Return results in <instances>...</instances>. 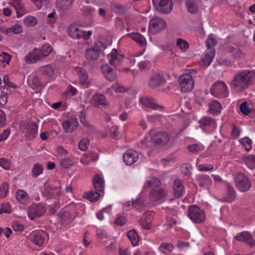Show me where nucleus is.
Listing matches in <instances>:
<instances>
[{
	"label": "nucleus",
	"instance_id": "nucleus-5",
	"mask_svg": "<svg viewBox=\"0 0 255 255\" xmlns=\"http://www.w3.org/2000/svg\"><path fill=\"white\" fill-rule=\"evenodd\" d=\"M166 26L165 21L162 18L154 16L149 21L148 31L156 34L164 29Z\"/></svg>",
	"mask_w": 255,
	"mask_h": 255
},
{
	"label": "nucleus",
	"instance_id": "nucleus-40",
	"mask_svg": "<svg viewBox=\"0 0 255 255\" xmlns=\"http://www.w3.org/2000/svg\"><path fill=\"white\" fill-rule=\"evenodd\" d=\"M112 212V206H109L107 207L104 208L102 209L100 211L98 212L96 214V216L97 218L100 220L102 221L104 220L105 218L104 214H107V215H110Z\"/></svg>",
	"mask_w": 255,
	"mask_h": 255
},
{
	"label": "nucleus",
	"instance_id": "nucleus-30",
	"mask_svg": "<svg viewBox=\"0 0 255 255\" xmlns=\"http://www.w3.org/2000/svg\"><path fill=\"white\" fill-rule=\"evenodd\" d=\"M100 196V192L97 191H94L93 190L84 193L83 194V197L84 198L89 200L92 202H94L98 201Z\"/></svg>",
	"mask_w": 255,
	"mask_h": 255
},
{
	"label": "nucleus",
	"instance_id": "nucleus-7",
	"mask_svg": "<svg viewBox=\"0 0 255 255\" xmlns=\"http://www.w3.org/2000/svg\"><path fill=\"white\" fill-rule=\"evenodd\" d=\"M170 139V136L167 132H158L151 137V141L155 146L161 147L167 145Z\"/></svg>",
	"mask_w": 255,
	"mask_h": 255
},
{
	"label": "nucleus",
	"instance_id": "nucleus-17",
	"mask_svg": "<svg viewBox=\"0 0 255 255\" xmlns=\"http://www.w3.org/2000/svg\"><path fill=\"white\" fill-rule=\"evenodd\" d=\"M38 125L33 122L27 123L25 126V135L28 139L34 138L37 133Z\"/></svg>",
	"mask_w": 255,
	"mask_h": 255
},
{
	"label": "nucleus",
	"instance_id": "nucleus-64",
	"mask_svg": "<svg viewBox=\"0 0 255 255\" xmlns=\"http://www.w3.org/2000/svg\"><path fill=\"white\" fill-rule=\"evenodd\" d=\"M0 56L2 57L0 60L2 62H5L7 64H9L11 57V55L6 52H2Z\"/></svg>",
	"mask_w": 255,
	"mask_h": 255
},
{
	"label": "nucleus",
	"instance_id": "nucleus-59",
	"mask_svg": "<svg viewBox=\"0 0 255 255\" xmlns=\"http://www.w3.org/2000/svg\"><path fill=\"white\" fill-rule=\"evenodd\" d=\"M10 165V161L6 158L0 159V166L5 169H8Z\"/></svg>",
	"mask_w": 255,
	"mask_h": 255
},
{
	"label": "nucleus",
	"instance_id": "nucleus-43",
	"mask_svg": "<svg viewBox=\"0 0 255 255\" xmlns=\"http://www.w3.org/2000/svg\"><path fill=\"white\" fill-rule=\"evenodd\" d=\"M40 71L43 75H46L49 77L52 76L54 72L52 67L50 65H46L42 67Z\"/></svg>",
	"mask_w": 255,
	"mask_h": 255
},
{
	"label": "nucleus",
	"instance_id": "nucleus-23",
	"mask_svg": "<svg viewBox=\"0 0 255 255\" xmlns=\"http://www.w3.org/2000/svg\"><path fill=\"white\" fill-rule=\"evenodd\" d=\"M93 186L96 191L103 193L105 189V180L102 176H94Z\"/></svg>",
	"mask_w": 255,
	"mask_h": 255
},
{
	"label": "nucleus",
	"instance_id": "nucleus-62",
	"mask_svg": "<svg viewBox=\"0 0 255 255\" xmlns=\"http://www.w3.org/2000/svg\"><path fill=\"white\" fill-rule=\"evenodd\" d=\"M81 5H83V8H81V9L82 10H83V15L86 17L91 16V15H92L91 7H89V6L85 7L84 3H83L82 2L81 3Z\"/></svg>",
	"mask_w": 255,
	"mask_h": 255
},
{
	"label": "nucleus",
	"instance_id": "nucleus-12",
	"mask_svg": "<svg viewBox=\"0 0 255 255\" xmlns=\"http://www.w3.org/2000/svg\"><path fill=\"white\" fill-rule=\"evenodd\" d=\"M236 187L241 192L248 191L251 187V183L248 176H235Z\"/></svg>",
	"mask_w": 255,
	"mask_h": 255
},
{
	"label": "nucleus",
	"instance_id": "nucleus-53",
	"mask_svg": "<svg viewBox=\"0 0 255 255\" xmlns=\"http://www.w3.org/2000/svg\"><path fill=\"white\" fill-rule=\"evenodd\" d=\"M216 42V39L214 37L212 34H210L206 40V46L209 49L212 48L215 46Z\"/></svg>",
	"mask_w": 255,
	"mask_h": 255
},
{
	"label": "nucleus",
	"instance_id": "nucleus-58",
	"mask_svg": "<svg viewBox=\"0 0 255 255\" xmlns=\"http://www.w3.org/2000/svg\"><path fill=\"white\" fill-rule=\"evenodd\" d=\"M94 47L100 53L101 51L106 48L107 45L103 43L102 42L98 41L95 42Z\"/></svg>",
	"mask_w": 255,
	"mask_h": 255
},
{
	"label": "nucleus",
	"instance_id": "nucleus-13",
	"mask_svg": "<svg viewBox=\"0 0 255 255\" xmlns=\"http://www.w3.org/2000/svg\"><path fill=\"white\" fill-rule=\"evenodd\" d=\"M179 82L181 90L182 92H186L190 91L194 87L193 81L190 75H181L180 77Z\"/></svg>",
	"mask_w": 255,
	"mask_h": 255
},
{
	"label": "nucleus",
	"instance_id": "nucleus-16",
	"mask_svg": "<svg viewBox=\"0 0 255 255\" xmlns=\"http://www.w3.org/2000/svg\"><path fill=\"white\" fill-rule=\"evenodd\" d=\"M235 238L238 241L244 242L251 247H254L255 245V241L253 240L251 234L248 232L243 231L237 234L235 237Z\"/></svg>",
	"mask_w": 255,
	"mask_h": 255
},
{
	"label": "nucleus",
	"instance_id": "nucleus-32",
	"mask_svg": "<svg viewBox=\"0 0 255 255\" xmlns=\"http://www.w3.org/2000/svg\"><path fill=\"white\" fill-rule=\"evenodd\" d=\"M75 71L79 74L80 83L81 84H85L88 80V74L86 70L80 67H75Z\"/></svg>",
	"mask_w": 255,
	"mask_h": 255
},
{
	"label": "nucleus",
	"instance_id": "nucleus-28",
	"mask_svg": "<svg viewBox=\"0 0 255 255\" xmlns=\"http://www.w3.org/2000/svg\"><path fill=\"white\" fill-rule=\"evenodd\" d=\"M100 53L94 47L87 49L85 51V56L87 60L95 61L97 60Z\"/></svg>",
	"mask_w": 255,
	"mask_h": 255
},
{
	"label": "nucleus",
	"instance_id": "nucleus-8",
	"mask_svg": "<svg viewBox=\"0 0 255 255\" xmlns=\"http://www.w3.org/2000/svg\"><path fill=\"white\" fill-rule=\"evenodd\" d=\"M45 211L46 208L43 204H33L28 208V216L30 220H33L42 216Z\"/></svg>",
	"mask_w": 255,
	"mask_h": 255
},
{
	"label": "nucleus",
	"instance_id": "nucleus-33",
	"mask_svg": "<svg viewBox=\"0 0 255 255\" xmlns=\"http://www.w3.org/2000/svg\"><path fill=\"white\" fill-rule=\"evenodd\" d=\"M222 109L221 104L216 100H213L209 105L210 112L214 114L220 113Z\"/></svg>",
	"mask_w": 255,
	"mask_h": 255
},
{
	"label": "nucleus",
	"instance_id": "nucleus-50",
	"mask_svg": "<svg viewBox=\"0 0 255 255\" xmlns=\"http://www.w3.org/2000/svg\"><path fill=\"white\" fill-rule=\"evenodd\" d=\"M177 45L179 46L180 49L183 51H186L189 48V44L185 40L181 38H178L177 41Z\"/></svg>",
	"mask_w": 255,
	"mask_h": 255
},
{
	"label": "nucleus",
	"instance_id": "nucleus-46",
	"mask_svg": "<svg viewBox=\"0 0 255 255\" xmlns=\"http://www.w3.org/2000/svg\"><path fill=\"white\" fill-rule=\"evenodd\" d=\"M201 126L207 127L210 126L212 124L215 123V121L211 118L206 117H203L199 121Z\"/></svg>",
	"mask_w": 255,
	"mask_h": 255
},
{
	"label": "nucleus",
	"instance_id": "nucleus-60",
	"mask_svg": "<svg viewBox=\"0 0 255 255\" xmlns=\"http://www.w3.org/2000/svg\"><path fill=\"white\" fill-rule=\"evenodd\" d=\"M127 221V218L123 216L118 217L115 221V224L118 226H122L125 225Z\"/></svg>",
	"mask_w": 255,
	"mask_h": 255
},
{
	"label": "nucleus",
	"instance_id": "nucleus-20",
	"mask_svg": "<svg viewBox=\"0 0 255 255\" xmlns=\"http://www.w3.org/2000/svg\"><path fill=\"white\" fill-rule=\"evenodd\" d=\"M109 63L111 65H118L123 59L124 55L119 54L116 49H114L112 52L108 55Z\"/></svg>",
	"mask_w": 255,
	"mask_h": 255
},
{
	"label": "nucleus",
	"instance_id": "nucleus-3",
	"mask_svg": "<svg viewBox=\"0 0 255 255\" xmlns=\"http://www.w3.org/2000/svg\"><path fill=\"white\" fill-rule=\"evenodd\" d=\"M188 215L191 220L197 224L202 223L206 219L204 211L196 205L189 206Z\"/></svg>",
	"mask_w": 255,
	"mask_h": 255
},
{
	"label": "nucleus",
	"instance_id": "nucleus-21",
	"mask_svg": "<svg viewBox=\"0 0 255 255\" xmlns=\"http://www.w3.org/2000/svg\"><path fill=\"white\" fill-rule=\"evenodd\" d=\"M166 224L167 228H171L176 224V211L174 210H167Z\"/></svg>",
	"mask_w": 255,
	"mask_h": 255
},
{
	"label": "nucleus",
	"instance_id": "nucleus-41",
	"mask_svg": "<svg viewBox=\"0 0 255 255\" xmlns=\"http://www.w3.org/2000/svg\"><path fill=\"white\" fill-rule=\"evenodd\" d=\"M186 5L187 7L188 11L191 13H194L197 10V6L194 0H187Z\"/></svg>",
	"mask_w": 255,
	"mask_h": 255
},
{
	"label": "nucleus",
	"instance_id": "nucleus-19",
	"mask_svg": "<svg viewBox=\"0 0 255 255\" xmlns=\"http://www.w3.org/2000/svg\"><path fill=\"white\" fill-rule=\"evenodd\" d=\"M101 69L106 79L110 81H113L117 76L116 71L108 64H104L101 66Z\"/></svg>",
	"mask_w": 255,
	"mask_h": 255
},
{
	"label": "nucleus",
	"instance_id": "nucleus-42",
	"mask_svg": "<svg viewBox=\"0 0 255 255\" xmlns=\"http://www.w3.org/2000/svg\"><path fill=\"white\" fill-rule=\"evenodd\" d=\"M23 22L27 26H34L37 24V21L34 16L28 15L23 19Z\"/></svg>",
	"mask_w": 255,
	"mask_h": 255
},
{
	"label": "nucleus",
	"instance_id": "nucleus-49",
	"mask_svg": "<svg viewBox=\"0 0 255 255\" xmlns=\"http://www.w3.org/2000/svg\"><path fill=\"white\" fill-rule=\"evenodd\" d=\"M43 168L42 165L38 163L34 165L32 170V175H39L42 173Z\"/></svg>",
	"mask_w": 255,
	"mask_h": 255
},
{
	"label": "nucleus",
	"instance_id": "nucleus-52",
	"mask_svg": "<svg viewBox=\"0 0 255 255\" xmlns=\"http://www.w3.org/2000/svg\"><path fill=\"white\" fill-rule=\"evenodd\" d=\"M52 51L51 47L50 45H45L43 46L41 50H40L41 59L43 56H47Z\"/></svg>",
	"mask_w": 255,
	"mask_h": 255
},
{
	"label": "nucleus",
	"instance_id": "nucleus-25",
	"mask_svg": "<svg viewBox=\"0 0 255 255\" xmlns=\"http://www.w3.org/2000/svg\"><path fill=\"white\" fill-rule=\"evenodd\" d=\"M139 101L141 105L148 108H151L154 110L157 108H162V106L155 104L153 99L150 97L140 98Z\"/></svg>",
	"mask_w": 255,
	"mask_h": 255
},
{
	"label": "nucleus",
	"instance_id": "nucleus-36",
	"mask_svg": "<svg viewBox=\"0 0 255 255\" xmlns=\"http://www.w3.org/2000/svg\"><path fill=\"white\" fill-rule=\"evenodd\" d=\"M127 36L136 41L140 45H143L145 39L143 36L139 33H130L127 34Z\"/></svg>",
	"mask_w": 255,
	"mask_h": 255
},
{
	"label": "nucleus",
	"instance_id": "nucleus-10",
	"mask_svg": "<svg viewBox=\"0 0 255 255\" xmlns=\"http://www.w3.org/2000/svg\"><path fill=\"white\" fill-rule=\"evenodd\" d=\"M47 236L46 233L44 231H34L30 233L29 239L35 245L41 247L45 244Z\"/></svg>",
	"mask_w": 255,
	"mask_h": 255
},
{
	"label": "nucleus",
	"instance_id": "nucleus-48",
	"mask_svg": "<svg viewBox=\"0 0 255 255\" xmlns=\"http://www.w3.org/2000/svg\"><path fill=\"white\" fill-rule=\"evenodd\" d=\"M213 61V58L209 54H206L204 58L200 62V65L201 67H207Z\"/></svg>",
	"mask_w": 255,
	"mask_h": 255
},
{
	"label": "nucleus",
	"instance_id": "nucleus-45",
	"mask_svg": "<svg viewBox=\"0 0 255 255\" xmlns=\"http://www.w3.org/2000/svg\"><path fill=\"white\" fill-rule=\"evenodd\" d=\"M22 31V26L19 24H16L11 27L10 28L6 30V33H13L14 34H19Z\"/></svg>",
	"mask_w": 255,
	"mask_h": 255
},
{
	"label": "nucleus",
	"instance_id": "nucleus-4",
	"mask_svg": "<svg viewBox=\"0 0 255 255\" xmlns=\"http://www.w3.org/2000/svg\"><path fill=\"white\" fill-rule=\"evenodd\" d=\"M69 35L74 39H80L83 38L85 40L88 39L91 35L92 32L88 31L86 32L82 29V27H78L75 25L71 24L67 28Z\"/></svg>",
	"mask_w": 255,
	"mask_h": 255
},
{
	"label": "nucleus",
	"instance_id": "nucleus-24",
	"mask_svg": "<svg viewBox=\"0 0 255 255\" xmlns=\"http://www.w3.org/2000/svg\"><path fill=\"white\" fill-rule=\"evenodd\" d=\"M40 50L35 49L33 51L29 53L24 58L27 63L31 64L41 59Z\"/></svg>",
	"mask_w": 255,
	"mask_h": 255
},
{
	"label": "nucleus",
	"instance_id": "nucleus-6",
	"mask_svg": "<svg viewBox=\"0 0 255 255\" xmlns=\"http://www.w3.org/2000/svg\"><path fill=\"white\" fill-rule=\"evenodd\" d=\"M155 9L162 14L169 13L172 9L171 0H152Z\"/></svg>",
	"mask_w": 255,
	"mask_h": 255
},
{
	"label": "nucleus",
	"instance_id": "nucleus-22",
	"mask_svg": "<svg viewBox=\"0 0 255 255\" xmlns=\"http://www.w3.org/2000/svg\"><path fill=\"white\" fill-rule=\"evenodd\" d=\"M184 192V186L179 179H175L173 184V195L175 197H180Z\"/></svg>",
	"mask_w": 255,
	"mask_h": 255
},
{
	"label": "nucleus",
	"instance_id": "nucleus-51",
	"mask_svg": "<svg viewBox=\"0 0 255 255\" xmlns=\"http://www.w3.org/2000/svg\"><path fill=\"white\" fill-rule=\"evenodd\" d=\"M240 109L241 112L245 115L247 116L251 113V110L247 102H244L241 104Z\"/></svg>",
	"mask_w": 255,
	"mask_h": 255
},
{
	"label": "nucleus",
	"instance_id": "nucleus-37",
	"mask_svg": "<svg viewBox=\"0 0 255 255\" xmlns=\"http://www.w3.org/2000/svg\"><path fill=\"white\" fill-rule=\"evenodd\" d=\"M226 186L228 191L227 200L229 202H232L236 198V192L229 183H227Z\"/></svg>",
	"mask_w": 255,
	"mask_h": 255
},
{
	"label": "nucleus",
	"instance_id": "nucleus-11",
	"mask_svg": "<svg viewBox=\"0 0 255 255\" xmlns=\"http://www.w3.org/2000/svg\"><path fill=\"white\" fill-rule=\"evenodd\" d=\"M210 92L212 95L218 94L223 97L228 96V88L226 84L222 81L214 83L210 89Z\"/></svg>",
	"mask_w": 255,
	"mask_h": 255
},
{
	"label": "nucleus",
	"instance_id": "nucleus-63",
	"mask_svg": "<svg viewBox=\"0 0 255 255\" xmlns=\"http://www.w3.org/2000/svg\"><path fill=\"white\" fill-rule=\"evenodd\" d=\"M73 164L72 161L69 158H63L60 161V165L65 168H68Z\"/></svg>",
	"mask_w": 255,
	"mask_h": 255
},
{
	"label": "nucleus",
	"instance_id": "nucleus-34",
	"mask_svg": "<svg viewBox=\"0 0 255 255\" xmlns=\"http://www.w3.org/2000/svg\"><path fill=\"white\" fill-rule=\"evenodd\" d=\"M227 49L228 51L230 52L234 58L237 60L240 59L244 57V54L238 48L229 46Z\"/></svg>",
	"mask_w": 255,
	"mask_h": 255
},
{
	"label": "nucleus",
	"instance_id": "nucleus-39",
	"mask_svg": "<svg viewBox=\"0 0 255 255\" xmlns=\"http://www.w3.org/2000/svg\"><path fill=\"white\" fill-rule=\"evenodd\" d=\"M174 248V246L171 244L162 243L159 247V250L164 254H168L173 250Z\"/></svg>",
	"mask_w": 255,
	"mask_h": 255
},
{
	"label": "nucleus",
	"instance_id": "nucleus-55",
	"mask_svg": "<svg viewBox=\"0 0 255 255\" xmlns=\"http://www.w3.org/2000/svg\"><path fill=\"white\" fill-rule=\"evenodd\" d=\"M245 162L249 166H255V155H249L244 158Z\"/></svg>",
	"mask_w": 255,
	"mask_h": 255
},
{
	"label": "nucleus",
	"instance_id": "nucleus-47",
	"mask_svg": "<svg viewBox=\"0 0 255 255\" xmlns=\"http://www.w3.org/2000/svg\"><path fill=\"white\" fill-rule=\"evenodd\" d=\"M8 190V184L6 182H3L0 186V198L5 197Z\"/></svg>",
	"mask_w": 255,
	"mask_h": 255
},
{
	"label": "nucleus",
	"instance_id": "nucleus-18",
	"mask_svg": "<svg viewBox=\"0 0 255 255\" xmlns=\"http://www.w3.org/2000/svg\"><path fill=\"white\" fill-rule=\"evenodd\" d=\"M138 158V154L137 152L131 149L127 150L123 155L124 160L128 165H130L135 162Z\"/></svg>",
	"mask_w": 255,
	"mask_h": 255
},
{
	"label": "nucleus",
	"instance_id": "nucleus-29",
	"mask_svg": "<svg viewBox=\"0 0 255 255\" xmlns=\"http://www.w3.org/2000/svg\"><path fill=\"white\" fill-rule=\"evenodd\" d=\"M127 236L133 247H136L138 245L140 240L135 230L132 229L128 231L127 232Z\"/></svg>",
	"mask_w": 255,
	"mask_h": 255
},
{
	"label": "nucleus",
	"instance_id": "nucleus-44",
	"mask_svg": "<svg viewBox=\"0 0 255 255\" xmlns=\"http://www.w3.org/2000/svg\"><path fill=\"white\" fill-rule=\"evenodd\" d=\"M199 185L201 186H205L212 183L210 176H199L198 178Z\"/></svg>",
	"mask_w": 255,
	"mask_h": 255
},
{
	"label": "nucleus",
	"instance_id": "nucleus-15",
	"mask_svg": "<svg viewBox=\"0 0 255 255\" xmlns=\"http://www.w3.org/2000/svg\"><path fill=\"white\" fill-rule=\"evenodd\" d=\"M166 81L162 75L156 73L150 77L148 85L151 88H156L160 86L164 85Z\"/></svg>",
	"mask_w": 255,
	"mask_h": 255
},
{
	"label": "nucleus",
	"instance_id": "nucleus-9",
	"mask_svg": "<svg viewBox=\"0 0 255 255\" xmlns=\"http://www.w3.org/2000/svg\"><path fill=\"white\" fill-rule=\"evenodd\" d=\"M42 195L47 198H56L61 195L60 186H54L47 183L44 186L42 191Z\"/></svg>",
	"mask_w": 255,
	"mask_h": 255
},
{
	"label": "nucleus",
	"instance_id": "nucleus-61",
	"mask_svg": "<svg viewBox=\"0 0 255 255\" xmlns=\"http://www.w3.org/2000/svg\"><path fill=\"white\" fill-rule=\"evenodd\" d=\"M32 84L35 88H41L44 86L41 83L39 78L36 76L33 77Z\"/></svg>",
	"mask_w": 255,
	"mask_h": 255
},
{
	"label": "nucleus",
	"instance_id": "nucleus-31",
	"mask_svg": "<svg viewBox=\"0 0 255 255\" xmlns=\"http://www.w3.org/2000/svg\"><path fill=\"white\" fill-rule=\"evenodd\" d=\"M15 196L17 201L20 204H25L28 201V195L22 190H18L15 193Z\"/></svg>",
	"mask_w": 255,
	"mask_h": 255
},
{
	"label": "nucleus",
	"instance_id": "nucleus-38",
	"mask_svg": "<svg viewBox=\"0 0 255 255\" xmlns=\"http://www.w3.org/2000/svg\"><path fill=\"white\" fill-rule=\"evenodd\" d=\"M71 217L70 213L64 212L61 216V224L62 225L70 227L71 226Z\"/></svg>",
	"mask_w": 255,
	"mask_h": 255
},
{
	"label": "nucleus",
	"instance_id": "nucleus-27",
	"mask_svg": "<svg viewBox=\"0 0 255 255\" xmlns=\"http://www.w3.org/2000/svg\"><path fill=\"white\" fill-rule=\"evenodd\" d=\"M146 205L144 198L140 195L132 201V207L135 210L140 211Z\"/></svg>",
	"mask_w": 255,
	"mask_h": 255
},
{
	"label": "nucleus",
	"instance_id": "nucleus-56",
	"mask_svg": "<svg viewBox=\"0 0 255 255\" xmlns=\"http://www.w3.org/2000/svg\"><path fill=\"white\" fill-rule=\"evenodd\" d=\"M240 143H242L244 145H245V143H247L248 146H249V148H248L247 146L245 147V149L246 151H249L251 150L252 148V141L251 139L248 137H245L244 138H241L239 140Z\"/></svg>",
	"mask_w": 255,
	"mask_h": 255
},
{
	"label": "nucleus",
	"instance_id": "nucleus-2",
	"mask_svg": "<svg viewBox=\"0 0 255 255\" xmlns=\"http://www.w3.org/2000/svg\"><path fill=\"white\" fill-rule=\"evenodd\" d=\"M161 181L156 177H153L148 180L144 185V188H149V199L152 202L162 200L167 195V191L160 188Z\"/></svg>",
	"mask_w": 255,
	"mask_h": 255
},
{
	"label": "nucleus",
	"instance_id": "nucleus-35",
	"mask_svg": "<svg viewBox=\"0 0 255 255\" xmlns=\"http://www.w3.org/2000/svg\"><path fill=\"white\" fill-rule=\"evenodd\" d=\"M111 8L113 11L119 14H123L127 10L125 6L114 2H111Z\"/></svg>",
	"mask_w": 255,
	"mask_h": 255
},
{
	"label": "nucleus",
	"instance_id": "nucleus-1",
	"mask_svg": "<svg viewBox=\"0 0 255 255\" xmlns=\"http://www.w3.org/2000/svg\"><path fill=\"white\" fill-rule=\"evenodd\" d=\"M255 80V73L254 71H241L234 75L230 85L234 91L241 92L252 85Z\"/></svg>",
	"mask_w": 255,
	"mask_h": 255
},
{
	"label": "nucleus",
	"instance_id": "nucleus-54",
	"mask_svg": "<svg viewBox=\"0 0 255 255\" xmlns=\"http://www.w3.org/2000/svg\"><path fill=\"white\" fill-rule=\"evenodd\" d=\"M89 140L88 138H83L79 142V148L82 151H86L88 148Z\"/></svg>",
	"mask_w": 255,
	"mask_h": 255
},
{
	"label": "nucleus",
	"instance_id": "nucleus-14",
	"mask_svg": "<svg viewBox=\"0 0 255 255\" xmlns=\"http://www.w3.org/2000/svg\"><path fill=\"white\" fill-rule=\"evenodd\" d=\"M155 213L153 211H147L145 212L140 218L139 223L145 229H149L151 224L154 219Z\"/></svg>",
	"mask_w": 255,
	"mask_h": 255
},
{
	"label": "nucleus",
	"instance_id": "nucleus-26",
	"mask_svg": "<svg viewBox=\"0 0 255 255\" xmlns=\"http://www.w3.org/2000/svg\"><path fill=\"white\" fill-rule=\"evenodd\" d=\"M92 101V104L97 107H99L100 106H106L107 105L105 96L101 94L93 96Z\"/></svg>",
	"mask_w": 255,
	"mask_h": 255
},
{
	"label": "nucleus",
	"instance_id": "nucleus-57",
	"mask_svg": "<svg viewBox=\"0 0 255 255\" xmlns=\"http://www.w3.org/2000/svg\"><path fill=\"white\" fill-rule=\"evenodd\" d=\"M65 132L67 133L72 132L75 129L71 126L68 121H65L62 124Z\"/></svg>",
	"mask_w": 255,
	"mask_h": 255
}]
</instances>
